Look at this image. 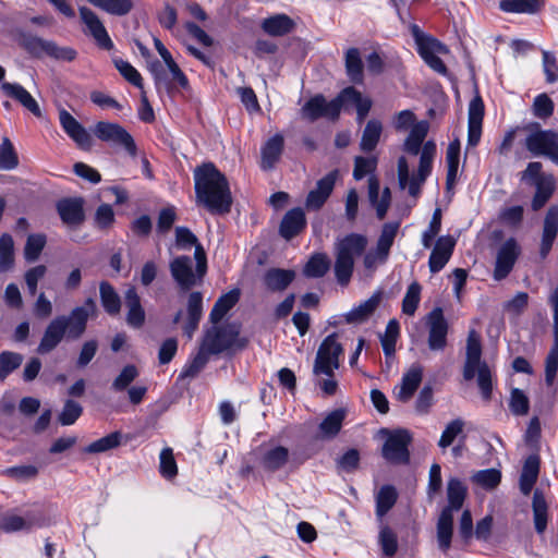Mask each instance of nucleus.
<instances>
[{"label":"nucleus","mask_w":558,"mask_h":558,"mask_svg":"<svg viewBox=\"0 0 558 558\" xmlns=\"http://www.w3.org/2000/svg\"><path fill=\"white\" fill-rule=\"evenodd\" d=\"M1 90L3 94L19 104H21L26 110L32 112L35 117H41V110L36 99L20 84L3 82L1 84Z\"/></svg>","instance_id":"21"},{"label":"nucleus","mask_w":558,"mask_h":558,"mask_svg":"<svg viewBox=\"0 0 558 558\" xmlns=\"http://www.w3.org/2000/svg\"><path fill=\"white\" fill-rule=\"evenodd\" d=\"M398 498L397 490L391 485L383 486L376 496V514L383 518L395 506Z\"/></svg>","instance_id":"50"},{"label":"nucleus","mask_w":558,"mask_h":558,"mask_svg":"<svg viewBox=\"0 0 558 558\" xmlns=\"http://www.w3.org/2000/svg\"><path fill=\"white\" fill-rule=\"evenodd\" d=\"M465 422L462 418H456L450 421L439 438L438 446L441 449H446L453 444L457 437H459L464 429Z\"/></svg>","instance_id":"56"},{"label":"nucleus","mask_w":558,"mask_h":558,"mask_svg":"<svg viewBox=\"0 0 558 558\" xmlns=\"http://www.w3.org/2000/svg\"><path fill=\"white\" fill-rule=\"evenodd\" d=\"M453 534V514L442 510L437 522V542L441 551L447 553Z\"/></svg>","instance_id":"37"},{"label":"nucleus","mask_w":558,"mask_h":558,"mask_svg":"<svg viewBox=\"0 0 558 558\" xmlns=\"http://www.w3.org/2000/svg\"><path fill=\"white\" fill-rule=\"evenodd\" d=\"M400 223L399 222H387L383 226L380 235L377 240V246L380 252L389 253L393 244L395 238L398 233Z\"/></svg>","instance_id":"63"},{"label":"nucleus","mask_w":558,"mask_h":558,"mask_svg":"<svg viewBox=\"0 0 558 558\" xmlns=\"http://www.w3.org/2000/svg\"><path fill=\"white\" fill-rule=\"evenodd\" d=\"M260 27L266 34L280 37L291 33L295 27V23L290 16L281 13L264 19Z\"/></svg>","instance_id":"34"},{"label":"nucleus","mask_w":558,"mask_h":558,"mask_svg":"<svg viewBox=\"0 0 558 558\" xmlns=\"http://www.w3.org/2000/svg\"><path fill=\"white\" fill-rule=\"evenodd\" d=\"M59 122L65 134L82 149H90L93 138L89 132L65 109L59 111Z\"/></svg>","instance_id":"18"},{"label":"nucleus","mask_w":558,"mask_h":558,"mask_svg":"<svg viewBox=\"0 0 558 558\" xmlns=\"http://www.w3.org/2000/svg\"><path fill=\"white\" fill-rule=\"evenodd\" d=\"M399 336V323L396 319L388 322L385 335L380 338L381 347L386 356L395 353L396 342Z\"/></svg>","instance_id":"60"},{"label":"nucleus","mask_w":558,"mask_h":558,"mask_svg":"<svg viewBox=\"0 0 558 558\" xmlns=\"http://www.w3.org/2000/svg\"><path fill=\"white\" fill-rule=\"evenodd\" d=\"M330 268V260L324 253L314 254L304 267V275L310 278H320Z\"/></svg>","instance_id":"51"},{"label":"nucleus","mask_w":558,"mask_h":558,"mask_svg":"<svg viewBox=\"0 0 558 558\" xmlns=\"http://www.w3.org/2000/svg\"><path fill=\"white\" fill-rule=\"evenodd\" d=\"M295 271L291 269L270 268L264 276V282L270 291H283L294 280Z\"/></svg>","instance_id":"36"},{"label":"nucleus","mask_w":558,"mask_h":558,"mask_svg":"<svg viewBox=\"0 0 558 558\" xmlns=\"http://www.w3.org/2000/svg\"><path fill=\"white\" fill-rule=\"evenodd\" d=\"M122 434L113 432L100 439H97L84 448L86 453H101L114 449L121 444Z\"/></svg>","instance_id":"53"},{"label":"nucleus","mask_w":558,"mask_h":558,"mask_svg":"<svg viewBox=\"0 0 558 558\" xmlns=\"http://www.w3.org/2000/svg\"><path fill=\"white\" fill-rule=\"evenodd\" d=\"M412 35L417 46V52L422 59L432 54H446L449 51L444 44L421 32L416 25L412 26Z\"/></svg>","instance_id":"30"},{"label":"nucleus","mask_w":558,"mask_h":558,"mask_svg":"<svg viewBox=\"0 0 558 558\" xmlns=\"http://www.w3.org/2000/svg\"><path fill=\"white\" fill-rule=\"evenodd\" d=\"M345 412L341 409L330 412L319 424V438L330 439L338 435L341 429Z\"/></svg>","instance_id":"40"},{"label":"nucleus","mask_w":558,"mask_h":558,"mask_svg":"<svg viewBox=\"0 0 558 558\" xmlns=\"http://www.w3.org/2000/svg\"><path fill=\"white\" fill-rule=\"evenodd\" d=\"M94 134L102 142L123 147L131 156L136 155L132 135L117 123L100 121L96 123Z\"/></svg>","instance_id":"11"},{"label":"nucleus","mask_w":558,"mask_h":558,"mask_svg":"<svg viewBox=\"0 0 558 558\" xmlns=\"http://www.w3.org/2000/svg\"><path fill=\"white\" fill-rule=\"evenodd\" d=\"M446 161H447V179L446 184L447 187L450 189L453 186L458 175V169L460 163V142L459 140H454L449 143L446 153Z\"/></svg>","instance_id":"43"},{"label":"nucleus","mask_w":558,"mask_h":558,"mask_svg":"<svg viewBox=\"0 0 558 558\" xmlns=\"http://www.w3.org/2000/svg\"><path fill=\"white\" fill-rule=\"evenodd\" d=\"M340 109L342 107L354 105L357 113V122L361 124L372 108V100L363 97L354 87L350 86L341 90L339 94Z\"/></svg>","instance_id":"27"},{"label":"nucleus","mask_w":558,"mask_h":558,"mask_svg":"<svg viewBox=\"0 0 558 558\" xmlns=\"http://www.w3.org/2000/svg\"><path fill=\"white\" fill-rule=\"evenodd\" d=\"M381 301V294L375 293L359 306L352 308L345 314V320L349 324H362L366 322L376 311Z\"/></svg>","instance_id":"35"},{"label":"nucleus","mask_w":558,"mask_h":558,"mask_svg":"<svg viewBox=\"0 0 558 558\" xmlns=\"http://www.w3.org/2000/svg\"><path fill=\"white\" fill-rule=\"evenodd\" d=\"M428 129L429 124L426 121H420L413 124L404 142V150L411 155H417L428 133Z\"/></svg>","instance_id":"41"},{"label":"nucleus","mask_w":558,"mask_h":558,"mask_svg":"<svg viewBox=\"0 0 558 558\" xmlns=\"http://www.w3.org/2000/svg\"><path fill=\"white\" fill-rule=\"evenodd\" d=\"M140 376L138 368L133 364L125 365L111 384V390L122 392L131 387V384Z\"/></svg>","instance_id":"52"},{"label":"nucleus","mask_w":558,"mask_h":558,"mask_svg":"<svg viewBox=\"0 0 558 558\" xmlns=\"http://www.w3.org/2000/svg\"><path fill=\"white\" fill-rule=\"evenodd\" d=\"M532 508L535 530L537 531V533H543L547 527L548 508L544 495L538 489L534 492Z\"/></svg>","instance_id":"46"},{"label":"nucleus","mask_w":558,"mask_h":558,"mask_svg":"<svg viewBox=\"0 0 558 558\" xmlns=\"http://www.w3.org/2000/svg\"><path fill=\"white\" fill-rule=\"evenodd\" d=\"M379 181L376 177L371 175L368 179V198L372 206L376 209L378 219H384L391 203V193L389 187H385L379 196Z\"/></svg>","instance_id":"28"},{"label":"nucleus","mask_w":558,"mask_h":558,"mask_svg":"<svg viewBox=\"0 0 558 558\" xmlns=\"http://www.w3.org/2000/svg\"><path fill=\"white\" fill-rule=\"evenodd\" d=\"M90 4L117 16H124L133 9L132 0H87Z\"/></svg>","instance_id":"48"},{"label":"nucleus","mask_w":558,"mask_h":558,"mask_svg":"<svg viewBox=\"0 0 558 558\" xmlns=\"http://www.w3.org/2000/svg\"><path fill=\"white\" fill-rule=\"evenodd\" d=\"M368 240L361 233H349L335 242V276L339 284L347 286L354 270L355 258L364 254Z\"/></svg>","instance_id":"3"},{"label":"nucleus","mask_w":558,"mask_h":558,"mask_svg":"<svg viewBox=\"0 0 558 558\" xmlns=\"http://www.w3.org/2000/svg\"><path fill=\"white\" fill-rule=\"evenodd\" d=\"M558 233V207L551 206L544 219L542 241L539 247L541 258H546Z\"/></svg>","instance_id":"23"},{"label":"nucleus","mask_w":558,"mask_h":558,"mask_svg":"<svg viewBox=\"0 0 558 558\" xmlns=\"http://www.w3.org/2000/svg\"><path fill=\"white\" fill-rule=\"evenodd\" d=\"M541 0H500L499 8L509 13H529L533 14L539 11Z\"/></svg>","instance_id":"47"},{"label":"nucleus","mask_w":558,"mask_h":558,"mask_svg":"<svg viewBox=\"0 0 558 558\" xmlns=\"http://www.w3.org/2000/svg\"><path fill=\"white\" fill-rule=\"evenodd\" d=\"M23 355L20 353L4 351L0 353V379H5L13 371L20 367Z\"/></svg>","instance_id":"59"},{"label":"nucleus","mask_w":558,"mask_h":558,"mask_svg":"<svg viewBox=\"0 0 558 558\" xmlns=\"http://www.w3.org/2000/svg\"><path fill=\"white\" fill-rule=\"evenodd\" d=\"M45 520L37 512H28L24 517L9 515L2 520L1 529L7 533L29 531L33 527H41Z\"/></svg>","instance_id":"26"},{"label":"nucleus","mask_w":558,"mask_h":558,"mask_svg":"<svg viewBox=\"0 0 558 558\" xmlns=\"http://www.w3.org/2000/svg\"><path fill=\"white\" fill-rule=\"evenodd\" d=\"M539 471V461L537 457H529L523 465L520 476V490L523 495H529L536 483Z\"/></svg>","instance_id":"39"},{"label":"nucleus","mask_w":558,"mask_h":558,"mask_svg":"<svg viewBox=\"0 0 558 558\" xmlns=\"http://www.w3.org/2000/svg\"><path fill=\"white\" fill-rule=\"evenodd\" d=\"M169 270L173 281L182 292H187L201 284L205 277V274L199 272L197 267L194 268L193 259L186 255L174 257L169 263Z\"/></svg>","instance_id":"7"},{"label":"nucleus","mask_w":558,"mask_h":558,"mask_svg":"<svg viewBox=\"0 0 558 558\" xmlns=\"http://www.w3.org/2000/svg\"><path fill=\"white\" fill-rule=\"evenodd\" d=\"M128 308L126 323L133 328H141L145 323V311L141 304V298L134 287L129 288L124 294Z\"/></svg>","instance_id":"32"},{"label":"nucleus","mask_w":558,"mask_h":558,"mask_svg":"<svg viewBox=\"0 0 558 558\" xmlns=\"http://www.w3.org/2000/svg\"><path fill=\"white\" fill-rule=\"evenodd\" d=\"M466 488L461 481L457 478L449 480L447 485L448 506L444 508V510H449L451 514L460 510L464 502Z\"/></svg>","instance_id":"42"},{"label":"nucleus","mask_w":558,"mask_h":558,"mask_svg":"<svg viewBox=\"0 0 558 558\" xmlns=\"http://www.w3.org/2000/svg\"><path fill=\"white\" fill-rule=\"evenodd\" d=\"M284 147V138L280 133L275 134L266 141L260 148V168L271 170L279 161Z\"/></svg>","instance_id":"24"},{"label":"nucleus","mask_w":558,"mask_h":558,"mask_svg":"<svg viewBox=\"0 0 558 558\" xmlns=\"http://www.w3.org/2000/svg\"><path fill=\"white\" fill-rule=\"evenodd\" d=\"M83 206L84 201L81 197L62 198L57 203V211L64 225L76 227L85 219Z\"/></svg>","instance_id":"19"},{"label":"nucleus","mask_w":558,"mask_h":558,"mask_svg":"<svg viewBox=\"0 0 558 558\" xmlns=\"http://www.w3.org/2000/svg\"><path fill=\"white\" fill-rule=\"evenodd\" d=\"M306 226L305 214L302 208L289 210L282 218L279 232L286 240H291L298 235Z\"/></svg>","instance_id":"31"},{"label":"nucleus","mask_w":558,"mask_h":558,"mask_svg":"<svg viewBox=\"0 0 558 558\" xmlns=\"http://www.w3.org/2000/svg\"><path fill=\"white\" fill-rule=\"evenodd\" d=\"M302 114L310 121H315L319 118L338 119L340 114L339 95L330 101H327L322 95L314 96L302 107Z\"/></svg>","instance_id":"16"},{"label":"nucleus","mask_w":558,"mask_h":558,"mask_svg":"<svg viewBox=\"0 0 558 558\" xmlns=\"http://www.w3.org/2000/svg\"><path fill=\"white\" fill-rule=\"evenodd\" d=\"M240 299V290L232 289L222 294L215 303L210 312V322L217 324L225 315L238 303Z\"/></svg>","instance_id":"38"},{"label":"nucleus","mask_w":558,"mask_h":558,"mask_svg":"<svg viewBox=\"0 0 558 558\" xmlns=\"http://www.w3.org/2000/svg\"><path fill=\"white\" fill-rule=\"evenodd\" d=\"M422 287L417 281H413L407 289L402 300V313L413 316L421 301Z\"/></svg>","instance_id":"54"},{"label":"nucleus","mask_w":558,"mask_h":558,"mask_svg":"<svg viewBox=\"0 0 558 558\" xmlns=\"http://www.w3.org/2000/svg\"><path fill=\"white\" fill-rule=\"evenodd\" d=\"M159 471L165 478H173L178 474V466L171 448H163L159 456Z\"/></svg>","instance_id":"64"},{"label":"nucleus","mask_w":558,"mask_h":558,"mask_svg":"<svg viewBox=\"0 0 558 558\" xmlns=\"http://www.w3.org/2000/svg\"><path fill=\"white\" fill-rule=\"evenodd\" d=\"M14 243L10 234H3L0 238V272L8 271L12 268L14 256Z\"/></svg>","instance_id":"57"},{"label":"nucleus","mask_w":558,"mask_h":558,"mask_svg":"<svg viewBox=\"0 0 558 558\" xmlns=\"http://www.w3.org/2000/svg\"><path fill=\"white\" fill-rule=\"evenodd\" d=\"M343 353L342 345L337 341V335L331 333L324 339L318 348L313 373L316 377L330 376L339 368V357Z\"/></svg>","instance_id":"6"},{"label":"nucleus","mask_w":558,"mask_h":558,"mask_svg":"<svg viewBox=\"0 0 558 558\" xmlns=\"http://www.w3.org/2000/svg\"><path fill=\"white\" fill-rule=\"evenodd\" d=\"M527 150L534 156H547L558 165V134L550 131H536L525 140Z\"/></svg>","instance_id":"12"},{"label":"nucleus","mask_w":558,"mask_h":558,"mask_svg":"<svg viewBox=\"0 0 558 558\" xmlns=\"http://www.w3.org/2000/svg\"><path fill=\"white\" fill-rule=\"evenodd\" d=\"M46 244V236L44 234H31L27 238L24 256L27 262H35L38 259L41 251Z\"/></svg>","instance_id":"62"},{"label":"nucleus","mask_w":558,"mask_h":558,"mask_svg":"<svg viewBox=\"0 0 558 558\" xmlns=\"http://www.w3.org/2000/svg\"><path fill=\"white\" fill-rule=\"evenodd\" d=\"M423 378L422 365L415 363L404 373L402 384L398 392V399L402 402L409 401L416 389L418 388Z\"/></svg>","instance_id":"33"},{"label":"nucleus","mask_w":558,"mask_h":558,"mask_svg":"<svg viewBox=\"0 0 558 558\" xmlns=\"http://www.w3.org/2000/svg\"><path fill=\"white\" fill-rule=\"evenodd\" d=\"M456 242L451 236H440L430 253L428 266L433 274L439 272L449 262Z\"/></svg>","instance_id":"20"},{"label":"nucleus","mask_w":558,"mask_h":558,"mask_svg":"<svg viewBox=\"0 0 558 558\" xmlns=\"http://www.w3.org/2000/svg\"><path fill=\"white\" fill-rule=\"evenodd\" d=\"M535 186H536V193H535L533 202H532V207L534 210H537L546 204V202L549 199V197L553 194V191H554L553 178L539 179V180H537Z\"/></svg>","instance_id":"58"},{"label":"nucleus","mask_w":558,"mask_h":558,"mask_svg":"<svg viewBox=\"0 0 558 558\" xmlns=\"http://www.w3.org/2000/svg\"><path fill=\"white\" fill-rule=\"evenodd\" d=\"M82 413V405L78 402L69 399L64 402L63 409L58 416V421L63 426H70L77 421Z\"/></svg>","instance_id":"61"},{"label":"nucleus","mask_w":558,"mask_h":558,"mask_svg":"<svg viewBox=\"0 0 558 558\" xmlns=\"http://www.w3.org/2000/svg\"><path fill=\"white\" fill-rule=\"evenodd\" d=\"M484 117V104L480 96H475L469 105V134L468 143L476 146L482 134V122Z\"/></svg>","instance_id":"22"},{"label":"nucleus","mask_w":558,"mask_h":558,"mask_svg":"<svg viewBox=\"0 0 558 558\" xmlns=\"http://www.w3.org/2000/svg\"><path fill=\"white\" fill-rule=\"evenodd\" d=\"M339 171L332 170L317 181L316 186L310 191L305 199L307 210H319L331 195Z\"/></svg>","instance_id":"17"},{"label":"nucleus","mask_w":558,"mask_h":558,"mask_svg":"<svg viewBox=\"0 0 558 558\" xmlns=\"http://www.w3.org/2000/svg\"><path fill=\"white\" fill-rule=\"evenodd\" d=\"M345 71L349 78L354 83L363 82V62L360 50L350 48L344 56Z\"/></svg>","instance_id":"45"},{"label":"nucleus","mask_w":558,"mask_h":558,"mask_svg":"<svg viewBox=\"0 0 558 558\" xmlns=\"http://www.w3.org/2000/svg\"><path fill=\"white\" fill-rule=\"evenodd\" d=\"M196 199L211 213H228L232 204L227 178L214 163H204L194 170Z\"/></svg>","instance_id":"2"},{"label":"nucleus","mask_w":558,"mask_h":558,"mask_svg":"<svg viewBox=\"0 0 558 558\" xmlns=\"http://www.w3.org/2000/svg\"><path fill=\"white\" fill-rule=\"evenodd\" d=\"M387 435V439L383 446L381 454L385 460L395 464H405L410 460L409 445L412 437L407 429H397L389 432L381 429Z\"/></svg>","instance_id":"8"},{"label":"nucleus","mask_w":558,"mask_h":558,"mask_svg":"<svg viewBox=\"0 0 558 558\" xmlns=\"http://www.w3.org/2000/svg\"><path fill=\"white\" fill-rule=\"evenodd\" d=\"M436 155V144L433 141H428L423 145L420 165H418V177L421 181H425L432 172L433 160Z\"/></svg>","instance_id":"55"},{"label":"nucleus","mask_w":558,"mask_h":558,"mask_svg":"<svg viewBox=\"0 0 558 558\" xmlns=\"http://www.w3.org/2000/svg\"><path fill=\"white\" fill-rule=\"evenodd\" d=\"M548 302L553 308L554 343L545 360V383L547 386H551L555 383L558 371V283L549 295Z\"/></svg>","instance_id":"13"},{"label":"nucleus","mask_w":558,"mask_h":558,"mask_svg":"<svg viewBox=\"0 0 558 558\" xmlns=\"http://www.w3.org/2000/svg\"><path fill=\"white\" fill-rule=\"evenodd\" d=\"M24 48L36 57L44 54L58 60L72 61L76 57V51L70 47H59L54 41L46 40L37 36H23Z\"/></svg>","instance_id":"9"},{"label":"nucleus","mask_w":558,"mask_h":558,"mask_svg":"<svg viewBox=\"0 0 558 558\" xmlns=\"http://www.w3.org/2000/svg\"><path fill=\"white\" fill-rule=\"evenodd\" d=\"M80 17L85 26L84 33L90 36L97 46L105 50H111L113 43L99 16L89 8H80Z\"/></svg>","instance_id":"15"},{"label":"nucleus","mask_w":558,"mask_h":558,"mask_svg":"<svg viewBox=\"0 0 558 558\" xmlns=\"http://www.w3.org/2000/svg\"><path fill=\"white\" fill-rule=\"evenodd\" d=\"M187 320L183 326V331L189 339L193 337V333L198 327L199 320L203 315V294L202 292H191L187 296Z\"/></svg>","instance_id":"29"},{"label":"nucleus","mask_w":558,"mask_h":558,"mask_svg":"<svg viewBox=\"0 0 558 558\" xmlns=\"http://www.w3.org/2000/svg\"><path fill=\"white\" fill-rule=\"evenodd\" d=\"M520 253L521 247L513 238L506 240L500 245L496 254L495 268L493 272L495 280L500 281L512 271Z\"/></svg>","instance_id":"14"},{"label":"nucleus","mask_w":558,"mask_h":558,"mask_svg":"<svg viewBox=\"0 0 558 558\" xmlns=\"http://www.w3.org/2000/svg\"><path fill=\"white\" fill-rule=\"evenodd\" d=\"M383 131V125L378 120H369L362 134L361 149L363 151H372L376 148Z\"/></svg>","instance_id":"49"},{"label":"nucleus","mask_w":558,"mask_h":558,"mask_svg":"<svg viewBox=\"0 0 558 558\" xmlns=\"http://www.w3.org/2000/svg\"><path fill=\"white\" fill-rule=\"evenodd\" d=\"M482 344L481 337L474 330H470L466 339V357L463 367V377L465 380H472L477 375V385L483 399L492 398V373L488 365L481 361Z\"/></svg>","instance_id":"4"},{"label":"nucleus","mask_w":558,"mask_h":558,"mask_svg":"<svg viewBox=\"0 0 558 558\" xmlns=\"http://www.w3.org/2000/svg\"><path fill=\"white\" fill-rule=\"evenodd\" d=\"M100 301L109 315H118L121 310V300L114 288L107 281L99 284Z\"/></svg>","instance_id":"44"},{"label":"nucleus","mask_w":558,"mask_h":558,"mask_svg":"<svg viewBox=\"0 0 558 558\" xmlns=\"http://www.w3.org/2000/svg\"><path fill=\"white\" fill-rule=\"evenodd\" d=\"M239 335L240 327L235 324L214 326L207 330L203 342L205 349H208L213 354H218L233 347L244 348L246 341L240 339Z\"/></svg>","instance_id":"5"},{"label":"nucleus","mask_w":558,"mask_h":558,"mask_svg":"<svg viewBox=\"0 0 558 558\" xmlns=\"http://www.w3.org/2000/svg\"><path fill=\"white\" fill-rule=\"evenodd\" d=\"M425 325L427 327L428 337L427 344L432 351H442L447 347V336L449 324L444 315L441 307L433 308L425 316Z\"/></svg>","instance_id":"10"},{"label":"nucleus","mask_w":558,"mask_h":558,"mask_svg":"<svg viewBox=\"0 0 558 558\" xmlns=\"http://www.w3.org/2000/svg\"><path fill=\"white\" fill-rule=\"evenodd\" d=\"M290 459V451L283 446H271L262 452L259 464L266 472H276L286 466Z\"/></svg>","instance_id":"25"},{"label":"nucleus","mask_w":558,"mask_h":558,"mask_svg":"<svg viewBox=\"0 0 558 558\" xmlns=\"http://www.w3.org/2000/svg\"><path fill=\"white\" fill-rule=\"evenodd\" d=\"M95 311V301L87 299L83 306L74 307L70 315L54 317L44 331L37 347V353H50L61 343L64 337L72 340L81 338L86 330L89 316L94 314Z\"/></svg>","instance_id":"1"}]
</instances>
